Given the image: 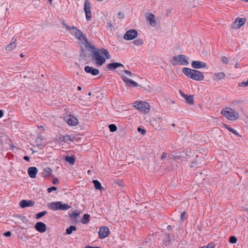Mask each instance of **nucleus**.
Here are the masks:
<instances>
[{"mask_svg":"<svg viewBox=\"0 0 248 248\" xmlns=\"http://www.w3.org/2000/svg\"><path fill=\"white\" fill-rule=\"evenodd\" d=\"M35 229L38 232L43 233L46 231V227L45 223L42 222H38L35 225Z\"/></svg>","mask_w":248,"mask_h":248,"instance_id":"obj_14","label":"nucleus"},{"mask_svg":"<svg viewBox=\"0 0 248 248\" xmlns=\"http://www.w3.org/2000/svg\"><path fill=\"white\" fill-rule=\"evenodd\" d=\"M57 187L55 186H52L47 188V190L48 193L51 192L53 190H56Z\"/></svg>","mask_w":248,"mask_h":248,"instance_id":"obj_36","label":"nucleus"},{"mask_svg":"<svg viewBox=\"0 0 248 248\" xmlns=\"http://www.w3.org/2000/svg\"><path fill=\"white\" fill-rule=\"evenodd\" d=\"M122 79L127 85H131L133 87H137L138 86V84L137 82L128 78L125 76H122Z\"/></svg>","mask_w":248,"mask_h":248,"instance_id":"obj_19","label":"nucleus"},{"mask_svg":"<svg viewBox=\"0 0 248 248\" xmlns=\"http://www.w3.org/2000/svg\"><path fill=\"white\" fill-rule=\"evenodd\" d=\"M15 42L16 39L13 38L11 43L6 46L5 50L7 51H11L15 49L16 47V45Z\"/></svg>","mask_w":248,"mask_h":248,"instance_id":"obj_22","label":"nucleus"},{"mask_svg":"<svg viewBox=\"0 0 248 248\" xmlns=\"http://www.w3.org/2000/svg\"><path fill=\"white\" fill-rule=\"evenodd\" d=\"M99 238L104 239L107 237L109 234V230L108 227L106 226L101 227L99 232Z\"/></svg>","mask_w":248,"mask_h":248,"instance_id":"obj_12","label":"nucleus"},{"mask_svg":"<svg viewBox=\"0 0 248 248\" xmlns=\"http://www.w3.org/2000/svg\"><path fill=\"white\" fill-rule=\"evenodd\" d=\"M229 242L232 244H235L237 242V238L235 236H232L229 239Z\"/></svg>","mask_w":248,"mask_h":248,"instance_id":"obj_34","label":"nucleus"},{"mask_svg":"<svg viewBox=\"0 0 248 248\" xmlns=\"http://www.w3.org/2000/svg\"><path fill=\"white\" fill-rule=\"evenodd\" d=\"M53 0H49L50 3H51Z\"/></svg>","mask_w":248,"mask_h":248,"instance_id":"obj_54","label":"nucleus"},{"mask_svg":"<svg viewBox=\"0 0 248 248\" xmlns=\"http://www.w3.org/2000/svg\"><path fill=\"white\" fill-rule=\"evenodd\" d=\"M38 128H39V129H42L43 130H44V127H43V126H42V125H40L39 126H38Z\"/></svg>","mask_w":248,"mask_h":248,"instance_id":"obj_49","label":"nucleus"},{"mask_svg":"<svg viewBox=\"0 0 248 248\" xmlns=\"http://www.w3.org/2000/svg\"><path fill=\"white\" fill-rule=\"evenodd\" d=\"M65 121L70 125L76 126L78 123V119L71 115H66L64 118Z\"/></svg>","mask_w":248,"mask_h":248,"instance_id":"obj_10","label":"nucleus"},{"mask_svg":"<svg viewBox=\"0 0 248 248\" xmlns=\"http://www.w3.org/2000/svg\"><path fill=\"white\" fill-rule=\"evenodd\" d=\"M21 220L25 222V223H26L28 222V220L27 219V218L26 217H24V216H23L21 217Z\"/></svg>","mask_w":248,"mask_h":248,"instance_id":"obj_39","label":"nucleus"},{"mask_svg":"<svg viewBox=\"0 0 248 248\" xmlns=\"http://www.w3.org/2000/svg\"><path fill=\"white\" fill-rule=\"evenodd\" d=\"M229 131L234 134V135H236V136H239V134L238 133H237V132L234 129L232 128H229Z\"/></svg>","mask_w":248,"mask_h":248,"instance_id":"obj_35","label":"nucleus"},{"mask_svg":"<svg viewBox=\"0 0 248 248\" xmlns=\"http://www.w3.org/2000/svg\"><path fill=\"white\" fill-rule=\"evenodd\" d=\"M185 212L182 213V214H181V218H182V219L184 218L185 217Z\"/></svg>","mask_w":248,"mask_h":248,"instance_id":"obj_46","label":"nucleus"},{"mask_svg":"<svg viewBox=\"0 0 248 248\" xmlns=\"http://www.w3.org/2000/svg\"><path fill=\"white\" fill-rule=\"evenodd\" d=\"M77 230V227L75 226H71L66 230V233L67 234H71L73 231Z\"/></svg>","mask_w":248,"mask_h":248,"instance_id":"obj_27","label":"nucleus"},{"mask_svg":"<svg viewBox=\"0 0 248 248\" xmlns=\"http://www.w3.org/2000/svg\"><path fill=\"white\" fill-rule=\"evenodd\" d=\"M166 157H167V154L163 152L162 153V155L161 157V159H163L165 158Z\"/></svg>","mask_w":248,"mask_h":248,"instance_id":"obj_42","label":"nucleus"},{"mask_svg":"<svg viewBox=\"0 0 248 248\" xmlns=\"http://www.w3.org/2000/svg\"><path fill=\"white\" fill-rule=\"evenodd\" d=\"M62 24L65 29L68 31L69 32L73 35L76 39L83 44L87 43L86 37L80 30L74 26L70 27L68 26L64 21L62 22Z\"/></svg>","mask_w":248,"mask_h":248,"instance_id":"obj_2","label":"nucleus"},{"mask_svg":"<svg viewBox=\"0 0 248 248\" xmlns=\"http://www.w3.org/2000/svg\"><path fill=\"white\" fill-rule=\"evenodd\" d=\"M85 248H101L99 247H91V246H87Z\"/></svg>","mask_w":248,"mask_h":248,"instance_id":"obj_44","label":"nucleus"},{"mask_svg":"<svg viewBox=\"0 0 248 248\" xmlns=\"http://www.w3.org/2000/svg\"><path fill=\"white\" fill-rule=\"evenodd\" d=\"M65 160L66 162H68L69 164L73 165L75 162V159L74 156H66L65 157Z\"/></svg>","mask_w":248,"mask_h":248,"instance_id":"obj_25","label":"nucleus"},{"mask_svg":"<svg viewBox=\"0 0 248 248\" xmlns=\"http://www.w3.org/2000/svg\"><path fill=\"white\" fill-rule=\"evenodd\" d=\"M222 62L225 63H227L229 62L228 59L225 56H223L221 58Z\"/></svg>","mask_w":248,"mask_h":248,"instance_id":"obj_38","label":"nucleus"},{"mask_svg":"<svg viewBox=\"0 0 248 248\" xmlns=\"http://www.w3.org/2000/svg\"><path fill=\"white\" fill-rule=\"evenodd\" d=\"M120 67H124L123 64L119 62H111L107 65V68L109 70H114Z\"/></svg>","mask_w":248,"mask_h":248,"instance_id":"obj_18","label":"nucleus"},{"mask_svg":"<svg viewBox=\"0 0 248 248\" xmlns=\"http://www.w3.org/2000/svg\"><path fill=\"white\" fill-rule=\"evenodd\" d=\"M47 214V212L46 211H43L36 214V218H40L46 215Z\"/></svg>","mask_w":248,"mask_h":248,"instance_id":"obj_31","label":"nucleus"},{"mask_svg":"<svg viewBox=\"0 0 248 248\" xmlns=\"http://www.w3.org/2000/svg\"><path fill=\"white\" fill-rule=\"evenodd\" d=\"M74 137L72 135L60 136L56 138V140L60 143H70L74 141Z\"/></svg>","mask_w":248,"mask_h":248,"instance_id":"obj_9","label":"nucleus"},{"mask_svg":"<svg viewBox=\"0 0 248 248\" xmlns=\"http://www.w3.org/2000/svg\"><path fill=\"white\" fill-rule=\"evenodd\" d=\"M225 127L229 130V128H230L229 126L226 125Z\"/></svg>","mask_w":248,"mask_h":248,"instance_id":"obj_51","label":"nucleus"},{"mask_svg":"<svg viewBox=\"0 0 248 248\" xmlns=\"http://www.w3.org/2000/svg\"><path fill=\"white\" fill-rule=\"evenodd\" d=\"M191 66L193 68L200 69L206 67V64L203 62L194 61L191 63Z\"/></svg>","mask_w":248,"mask_h":248,"instance_id":"obj_17","label":"nucleus"},{"mask_svg":"<svg viewBox=\"0 0 248 248\" xmlns=\"http://www.w3.org/2000/svg\"><path fill=\"white\" fill-rule=\"evenodd\" d=\"M246 21L245 18H237L233 23V28L235 29H239L243 26Z\"/></svg>","mask_w":248,"mask_h":248,"instance_id":"obj_15","label":"nucleus"},{"mask_svg":"<svg viewBox=\"0 0 248 248\" xmlns=\"http://www.w3.org/2000/svg\"><path fill=\"white\" fill-rule=\"evenodd\" d=\"M108 127L111 132H115L117 130V126L114 124H109Z\"/></svg>","mask_w":248,"mask_h":248,"instance_id":"obj_32","label":"nucleus"},{"mask_svg":"<svg viewBox=\"0 0 248 248\" xmlns=\"http://www.w3.org/2000/svg\"><path fill=\"white\" fill-rule=\"evenodd\" d=\"M138 35L137 31L136 30H130L126 31L124 35V39L130 40L137 37Z\"/></svg>","mask_w":248,"mask_h":248,"instance_id":"obj_11","label":"nucleus"},{"mask_svg":"<svg viewBox=\"0 0 248 248\" xmlns=\"http://www.w3.org/2000/svg\"><path fill=\"white\" fill-rule=\"evenodd\" d=\"M90 216L88 214H84L82 219V222L83 224H86L89 221Z\"/></svg>","mask_w":248,"mask_h":248,"instance_id":"obj_29","label":"nucleus"},{"mask_svg":"<svg viewBox=\"0 0 248 248\" xmlns=\"http://www.w3.org/2000/svg\"><path fill=\"white\" fill-rule=\"evenodd\" d=\"M4 235L6 237H9L11 235V232L10 231L4 233Z\"/></svg>","mask_w":248,"mask_h":248,"instance_id":"obj_40","label":"nucleus"},{"mask_svg":"<svg viewBox=\"0 0 248 248\" xmlns=\"http://www.w3.org/2000/svg\"><path fill=\"white\" fill-rule=\"evenodd\" d=\"M85 71L93 76H96L99 74V71L97 68L90 66H86L84 67Z\"/></svg>","mask_w":248,"mask_h":248,"instance_id":"obj_13","label":"nucleus"},{"mask_svg":"<svg viewBox=\"0 0 248 248\" xmlns=\"http://www.w3.org/2000/svg\"><path fill=\"white\" fill-rule=\"evenodd\" d=\"M237 65H238V63H237L235 64V66H234L235 68H237V67H237Z\"/></svg>","mask_w":248,"mask_h":248,"instance_id":"obj_53","label":"nucleus"},{"mask_svg":"<svg viewBox=\"0 0 248 248\" xmlns=\"http://www.w3.org/2000/svg\"><path fill=\"white\" fill-rule=\"evenodd\" d=\"M28 172L31 178H34L36 177L37 173V169L34 167H30L28 169Z\"/></svg>","mask_w":248,"mask_h":248,"instance_id":"obj_20","label":"nucleus"},{"mask_svg":"<svg viewBox=\"0 0 248 248\" xmlns=\"http://www.w3.org/2000/svg\"><path fill=\"white\" fill-rule=\"evenodd\" d=\"M138 131L139 132H141L142 135H144L146 133V130L143 129H141L140 127H138Z\"/></svg>","mask_w":248,"mask_h":248,"instance_id":"obj_37","label":"nucleus"},{"mask_svg":"<svg viewBox=\"0 0 248 248\" xmlns=\"http://www.w3.org/2000/svg\"><path fill=\"white\" fill-rule=\"evenodd\" d=\"M133 43L137 46H141L143 44V40L141 38H138L133 41Z\"/></svg>","mask_w":248,"mask_h":248,"instance_id":"obj_28","label":"nucleus"},{"mask_svg":"<svg viewBox=\"0 0 248 248\" xmlns=\"http://www.w3.org/2000/svg\"><path fill=\"white\" fill-rule=\"evenodd\" d=\"M221 114L230 121H235L239 118L238 113L230 108H225L221 111Z\"/></svg>","mask_w":248,"mask_h":248,"instance_id":"obj_5","label":"nucleus"},{"mask_svg":"<svg viewBox=\"0 0 248 248\" xmlns=\"http://www.w3.org/2000/svg\"><path fill=\"white\" fill-rule=\"evenodd\" d=\"M239 86L241 87H248V79L246 81H242L239 84Z\"/></svg>","mask_w":248,"mask_h":248,"instance_id":"obj_33","label":"nucleus"},{"mask_svg":"<svg viewBox=\"0 0 248 248\" xmlns=\"http://www.w3.org/2000/svg\"><path fill=\"white\" fill-rule=\"evenodd\" d=\"M93 183L96 189L99 190H102L103 189V187L101 186V183L98 180H93Z\"/></svg>","mask_w":248,"mask_h":248,"instance_id":"obj_26","label":"nucleus"},{"mask_svg":"<svg viewBox=\"0 0 248 248\" xmlns=\"http://www.w3.org/2000/svg\"><path fill=\"white\" fill-rule=\"evenodd\" d=\"M78 213H74V214H73V215H72L71 217H76L78 216Z\"/></svg>","mask_w":248,"mask_h":248,"instance_id":"obj_47","label":"nucleus"},{"mask_svg":"<svg viewBox=\"0 0 248 248\" xmlns=\"http://www.w3.org/2000/svg\"><path fill=\"white\" fill-rule=\"evenodd\" d=\"M180 94L182 97L185 99L187 103L189 104H192L193 103V95H187L181 91H180Z\"/></svg>","mask_w":248,"mask_h":248,"instance_id":"obj_21","label":"nucleus"},{"mask_svg":"<svg viewBox=\"0 0 248 248\" xmlns=\"http://www.w3.org/2000/svg\"><path fill=\"white\" fill-rule=\"evenodd\" d=\"M53 183L54 184H57L58 183V180H54L53 181Z\"/></svg>","mask_w":248,"mask_h":248,"instance_id":"obj_48","label":"nucleus"},{"mask_svg":"<svg viewBox=\"0 0 248 248\" xmlns=\"http://www.w3.org/2000/svg\"><path fill=\"white\" fill-rule=\"evenodd\" d=\"M124 72L128 76H130V77H131L132 76V74L131 73V72L129 71H127V70H124Z\"/></svg>","mask_w":248,"mask_h":248,"instance_id":"obj_41","label":"nucleus"},{"mask_svg":"<svg viewBox=\"0 0 248 248\" xmlns=\"http://www.w3.org/2000/svg\"><path fill=\"white\" fill-rule=\"evenodd\" d=\"M110 58V55L106 49L96 48L93 51L92 61L97 66L103 65L105 63L106 60Z\"/></svg>","mask_w":248,"mask_h":248,"instance_id":"obj_1","label":"nucleus"},{"mask_svg":"<svg viewBox=\"0 0 248 248\" xmlns=\"http://www.w3.org/2000/svg\"><path fill=\"white\" fill-rule=\"evenodd\" d=\"M44 173L46 175H50L52 172V170L50 168H46L44 170Z\"/></svg>","mask_w":248,"mask_h":248,"instance_id":"obj_30","label":"nucleus"},{"mask_svg":"<svg viewBox=\"0 0 248 248\" xmlns=\"http://www.w3.org/2000/svg\"><path fill=\"white\" fill-rule=\"evenodd\" d=\"M47 207L53 211H65L71 208V206L68 204L63 203L62 202H53L48 203Z\"/></svg>","mask_w":248,"mask_h":248,"instance_id":"obj_4","label":"nucleus"},{"mask_svg":"<svg viewBox=\"0 0 248 248\" xmlns=\"http://www.w3.org/2000/svg\"><path fill=\"white\" fill-rule=\"evenodd\" d=\"M188 58L184 55H179L172 58L170 61V62L174 65H187L188 62Z\"/></svg>","mask_w":248,"mask_h":248,"instance_id":"obj_6","label":"nucleus"},{"mask_svg":"<svg viewBox=\"0 0 248 248\" xmlns=\"http://www.w3.org/2000/svg\"><path fill=\"white\" fill-rule=\"evenodd\" d=\"M3 115V113L2 110L0 109V118H1Z\"/></svg>","mask_w":248,"mask_h":248,"instance_id":"obj_45","label":"nucleus"},{"mask_svg":"<svg viewBox=\"0 0 248 248\" xmlns=\"http://www.w3.org/2000/svg\"><path fill=\"white\" fill-rule=\"evenodd\" d=\"M78 90L80 91L81 90V88L80 86L78 87Z\"/></svg>","mask_w":248,"mask_h":248,"instance_id":"obj_50","label":"nucleus"},{"mask_svg":"<svg viewBox=\"0 0 248 248\" xmlns=\"http://www.w3.org/2000/svg\"><path fill=\"white\" fill-rule=\"evenodd\" d=\"M133 106L145 114L149 113L150 110L149 104L144 101H136Z\"/></svg>","mask_w":248,"mask_h":248,"instance_id":"obj_7","label":"nucleus"},{"mask_svg":"<svg viewBox=\"0 0 248 248\" xmlns=\"http://www.w3.org/2000/svg\"><path fill=\"white\" fill-rule=\"evenodd\" d=\"M24 55L22 53H21V54H20V57H21V58L24 57Z\"/></svg>","mask_w":248,"mask_h":248,"instance_id":"obj_52","label":"nucleus"},{"mask_svg":"<svg viewBox=\"0 0 248 248\" xmlns=\"http://www.w3.org/2000/svg\"><path fill=\"white\" fill-rule=\"evenodd\" d=\"M215 77L216 79L217 80H220L223 79L225 77V74L224 72H219L215 74Z\"/></svg>","mask_w":248,"mask_h":248,"instance_id":"obj_24","label":"nucleus"},{"mask_svg":"<svg viewBox=\"0 0 248 248\" xmlns=\"http://www.w3.org/2000/svg\"><path fill=\"white\" fill-rule=\"evenodd\" d=\"M183 73L188 78L197 81L202 80L204 78V75L201 71L184 67L183 69Z\"/></svg>","mask_w":248,"mask_h":248,"instance_id":"obj_3","label":"nucleus"},{"mask_svg":"<svg viewBox=\"0 0 248 248\" xmlns=\"http://www.w3.org/2000/svg\"><path fill=\"white\" fill-rule=\"evenodd\" d=\"M84 10L85 13L86 19L88 21L91 20L92 16L91 10V4L89 0H86L85 1Z\"/></svg>","mask_w":248,"mask_h":248,"instance_id":"obj_8","label":"nucleus"},{"mask_svg":"<svg viewBox=\"0 0 248 248\" xmlns=\"http://www.w3.org/2000/svg\"><path fill=\"white\" fill-rule=\"evenodd\" d=\"M147 20L149 22L150 25L154 27L155 25L156 22L155 20V16L153 14H150L147 18Z\"/></svg>","mask_w":248,"mask_h":248,"instance_id":"obj_23","label":"nucleus"},{"mask_svg":"<svg viewBox=\"0 0 248 248\" xmlns=\"http://www.w3.org/2000/svg\"><path fill=\"white\" fill-rule=\"evenodd\" d=\"M34 205V202L31 200H23L20 202V206L23 208L27 207H31Z\"/></svg>","mask_w":248,"mask_h":248,"instance_id":"obj_16","label":"nucleus"},{"mask_svg":"<svg viewBox=\"0 0 248 248\" xmlns=\"http://www.w3.org/2000/svg\"><path fill=\"white\" fill-rule=\"evenodd\" d=\"M24 159L25 160L27 161H30V158L29 156H25L24 157Z\"/></svg>","mask_w":248,"mask_h":248,"instance_id":"obj_43","label":"nucleus"}]
</instances>
